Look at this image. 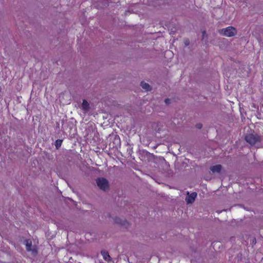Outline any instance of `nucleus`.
Returning <instances> with one entry per match:
<instances>
[{"label": "nucleus", "instance_id": "nucleus-16", "mask_svg": "<svg viewBox=\"0 0 263 263\" xmlns=\"http://www.w3.org/2000/svg\"><path fill=\"white\" fill-rule=\"evenodd\" d=\"M197 127L199 128H200L201 127V125L200 124H198L197 125Z\"/></svg>", "mask_w": 263, "mask_h": 263}, {"label": "nucleus", "instance_id": "nucleus-5", "mask_svg": "<svg viewBox=\"0 0 263 263\" xmlns=\"http://www.w3.org/2000/svg\"><path fill=\"white\" fill-rule=\"evenodd\" d=\"M187 196L185 198V201L187 204H192L193 203L195 198L197 196V194L196 192H193L191 194H190L189 192H187Z\"/></svg>", "mask_w": 263, "mask_h": 263}, {"label": "nucleus", "instance_id": "nucleus-11", "mask_svg": "<svg viewBox=\"0 0 263 263\" xmlns=\"http://www.w3.org/2000/svg\"><path fill=\"white\" fill-rule=\"evenodd\" d=\"M62 143L61 140H57L55 142V146L57 148H58L61 145Z\"/></svg>", "mask_w": 263, "mask_h": 263}, {"label": "nucleus", "instance_id": "nucleus-3", "mask_svg": "<svg viewBox=\"0 0 263 263\" xmlns=\"http://www.w3.org/2000/svg\"><path fill=\"white\" fill-rule=\"evenodd\" d=\"M220 32L223 35L227 37H232L235 36L237 34V30L234 27L229 26L221 29Z\"/></svg>", "mask_w": 263, "mask_h": 263}, {"label": "nucleus", "instance_id": "nucleus-8", "mask_svg": "<svg viewBox=\"0 0 263 263\" xmlns=\"http://www.w3.org/2000/svg\"><path fill=\"white\" fill-rule=\"evenodd\" d=\"M141 86L143 89L147 91H151L152 89V87L149 85V84L143 81L141 82Z\"/></svg>", "mask_w": 263, "mask_h": 263}, {"label": "nucleus", "instance_id": "nucleus-14", "mask_svg": "<svg viewBox=\"0 0 263 263\" xmlns=\"http://www.w3.org/2000/svg\"><path fill=\"white\" fill-rule=\"evenodd\" d=\"M184 44H185V46H188L190 44L189 40H186L184 41Z\"/></svg>", "mask_w": 263, "mask_h": 263}, {"label": "nucleus", "instance_id": "nucleus-13", "mask_svg": "<svg viewBox=\"0 0 263 263\" xmlns=\"http://www.w3.org/2000/svg\"><path fill=\"white\" fill-rule=\"evenodd\" d=\"M164 102L166 104H169L171 103V99H170L168 98H166V99H165Z\"/></svg>", "mask_w": 263, "mask_h": 263}, {"label": "nucleus", "instance_id": "nucleus-12", "mask_svg": "<svg viewBox=\"0 0 263 263\" xmlns=\"http://www.w3.org/2000/svg\"><path fill=\"white\" fill-rule=\"evenodd\" d=\"M65 96L66 97H68V96H69V95H68V93H61V94L60 95L59 97H60V101H61V102L62 101V98H63Z\"/></svg>", "mask_w": 263, "mask_h": 263}, {"label": "nucleus", "instance_id": "nucleus-7", "mask_svg": "<svg viewBox=\"0 0 263 263\" xmlns=\"http://www.w3.org/2000/svg\"><path fill=\"white\" fill-rule=\"evenodd\" d=\"M222 169V165L220 164H217L216 165L211 166L210 167V171L213 173H220Z\"/></svg>", "mask_w": 263, "mask_h": 263}, {"label": "nucleus", "instance_id": "nucleus-2", "mask_svg": "<svg viewBox=\"0 0 263 263\" xmlns=\"http://www.w3.org/2000/svg\"><path fill=\"white\" fill-rule=\"evenodd\" d=\"M96 183L99 189L106 192L109 190V183L107 179L104 177H100L96 179Z\"/></svg>", "mask_w": 263, "mask_h": 263}, {"label": "nucleus", "instance_id": "nucleus-4", "mask_svg": "<svg viewBox=\"0 0 263 263\" xmlns=\"http://www.w3.org/2000/svg\"><path fill=\"white\" fill-rule=\"evenodd\" d=\"M24 244L26 246V250L31 252L33 254H36L37 253L35 246L32 245V241L30 239H26L24 241Z\"/></svg>", "mask_w": 263, "mask_h": 263}, {"label": "nucleus", "instance_id": "nucleus-1", "mask_svg": "<svg viewBox=\"0 0 263 263\" xmlns=\"http://www.w3.org/2000/svg\"><path fill=\"white\" fill-rule=\"evenodd\" d=\"M245 139L246 141L251 146L255 145L261 141L260 137L255 133L247 134L245 136Z\"/></svg>", "mask_w": 263, "mask_h": 263}, {"label": "nucleus", "instance_id": "nucleus-9", "mask_svg": "<svg viewBox=\"0 0 263 263\" xmlns=\"http://www.w3.org/2000/svg\"><path fill=\"white\" fill-rule=\"evenodd\" d=\"M82 108L85 111H87L89 109V104L86 100H83L82 104Z\"/></svg>", "mask_w": 263, "mask_h": 263}, {"label": "nucleus", "instance_id": "nucleus-10", "mask_svg": "<svg viewBox=\"0 0 263 263\" xmlns=\"http://www.w3.org/2000/svg\"><path fill=\"white\" fill-rule=\"evenodd\" d=\"M101 254L103 256L104 259L106 261H108L111 258L108 252L105 251H102Z\"/></svg>", "mask_w": 263, "mask_h": 263}, {"label": "nucleus", "instance_id": "nucleus-6", "mask_svg": "<svg viewBox=\"0 0 263 263\" xmlns=\"http://www.w3.org/2000/svg\"><path fill=\"white\" fill-rule=\"evenodd\" d=\"M115 222L123 227H127L129 226L128 222L124 219L119 217H116L114 219Z\"/></svg>", "mask_w": 263, "mask_h": 263}, {"label": "nucleus", "instance_id": "nucleus-15", "mask_svg": "<svg viewBox=\"0 0 263 263\" xmlns=\"http://www.w3.org/2000/svg\"><path fill=\"white\" fill-rule=\"evenodd\" d=\"M202 36H203V37H204V36H206V34L205 31H203L202 32Z\"/></svg>", "mask_w": 263, "mask_h": 263}]
</instances>
